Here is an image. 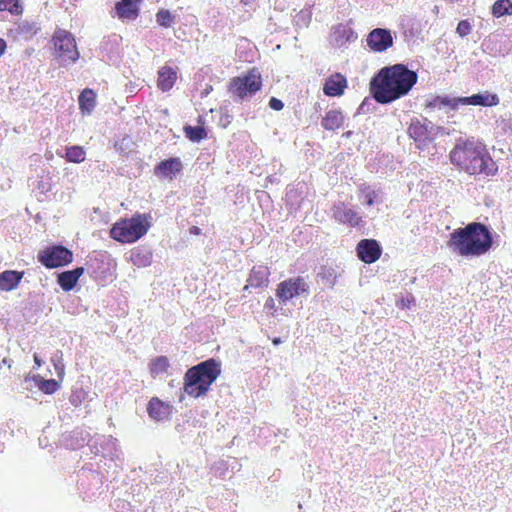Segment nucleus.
<instances>
[{
  "label": "nucleus",
  "mask_w": 512,
  "mask_h": 512,
  "mask_svg": "<svg viewBox=\"0 0 512 512\" xmlns=\"http://www.w3.org/2000/svg\"><path fill=\"white\" fill-rule=\"evenodd\" d=\"M499 126L504 135L512 136V116L502 117L499 121Z\"/></svg>",
  "instance_id": "nucleus-34"
},
{
  "label": "nucleus",
  "mask_w": 512,
  "mask_h": 512,
  "mask_svg": "<svg viewBox=\"0 0 512 512\" xmlns=\"http://www.w3.org/2000/svg\"><path fill=\"white\" fill-rule=\"evenodd\" d=\"M141 0H120L115 4V12L121 21H133L139 16Z\"/></svg>",
  "instance_id": "nucleus-15"
},
{
  "label": "nucleus",
  "mask_w": 512,
  "mask_h": 512,
  "mask_svg": "<svg viewBox=\"0 0 512 512\" xmlns=\"http://www.w3.org/2000/svg\"><path fill=\"white\" fill-rule=\"evenodd\" d=\"M38 261L48 269L64 267L73 261V252L62 245L45 247L38 253Z\"/></svg>",
  "instance_id": "nucleus-9"
},
{
  "label": "nucleus",
  "mask_w": 512,
  "mask_h": 512,
  "mask_svg": "<svg viewBox=\"0 0 512 512\" xmlns=\"http://www.w3.org/2000/svg\"><path fill=\"white\" fill-rule=\"evenodd\" d=\"M367 46L374 52H384L393 45L391 31L384 28H375L367 36Z\"/></svg>",
  "instance_id": "nucleus-11"
},
{
  "label": "nucleus",
  "mask_w": 512,
  "mask_h": 512,
  "mask_svg": "<svg viewBox=\"0 0 512 512\" xmlns=\"http://www.w3.org/2000/svg\"><path fill=\"white\" fill-rule=\"evenodd\" d=\"M183 168L179 158L173 157L160 161L154 168L157 177L172 180Z\"/></svg>",
  "instance_id": "nucleus-16"
},
{
  "label": "nucleus",
  "mask_w": 512,
  "mask_h": 512,
  "mask_svg": "<svg viewBox=\"0 0 512 512\" xmlns=\"http://www.w3.org/2000/svg\"><path fill=\"white\" fill-rule=\"evenodd\" d=\"M131 259L135 265L146 266L150 263L151 253H149V252L143 253L139 250L134 251V252H132Z\"/></svg>",
  "instance_id": "nucleus-32"
},
{
  "label": "nucleus",
  "mask_w": 512,
  "mask_h": 512,
  "mask_svg": "<svg viewBox=\"0 0 512 512\" xmlns=\"http://www.w3.org/2000/svg\"><path fill=\"white\" fill-rule=\"evenodd\" d=\"M39 389L45 394H53L59 389V383L55 379L42 380Z\"/></svg>",
  "instance_id": "nucleus-33"
},
{
  "label": "nucleus",
  "mask_w": 512,
  "mask_h": 512,
  "mask_svg": "<svg viewBox=\"0 0 512 512\" xmlns=\"http://www.w3.org/2000/svg\"><path fill=\"white\" fill-rule=\"evenodd\" d=\"M190 233L191 234H194V235H200L201 234V229L197 226H192L190 228Z\"/></svg>",
  "instance_id": "nucleus-41"
},
{
  "label": "nucleus",
  "mask_w": 512,
  "mask_h": 512,
  "mask_svg": "<svg viewBox=\"0 0 512 512\" xmlns=\"http://www.w3.org/2000/svg\"><path fill=\"white\" fill-rule=\"evenodd\" d=\"M84 274L83 267H77L73 270L64 271L58 274L57 282L64 291L72 290L79 278Z\"/></svg>",
  "instance_id": "nucleus-20"
},
{
  "label": "nucleus",
  "mask_w": 512,
  "mask_h": 512,
  "mask_svg": "<svg viewBox=\"0 0 512 512\" xmlns=\"http://www.w3.org/2000/svg\"><path fill=\"white\" fill-rule=\"evenodd\" d=\"M281 342H282V341H281V338H279V337H275V338L272 340V343H273L274 345H278V344H280Z\"/></svg>",
  "instance_id": "nucleus-43"
},
{
  "label": "nucleus",
  "mask_w": 512,
  "mask_h": 512,
  "mask_svg": "<svg viewBox=\"0 0 512 512\" xmlns=\"http://www.w3.org/2000/svg\"><path fill=\"white\" fill-rule=\"evenodd\" d=\"M66 160L73 163H81L85 160L83 147L74 145L66 148Z\"/></svg>",
  "instance_id": "nucleus-30"
},
{
  "label": "nucleus",
  "mask_w": 512,
  "mask_h": 512,
  "mask_svg": "<svg viewBox=\"0 0 512 512\" xmlns=\"http://www.w3.org/2000/svg\"><path fill=\"white\" fill-rule=\"evenodd\" d=\"M492 234L488 227L480 222H471L465 227L450 233L447 246L462 257H479L492 247Z\"/></svg>",
  "instance_id": "nucleus-3"
},
{
  "label": "nucleus",
  "mask_w": 512,
  "mask_h": 512,
  "mask_svg": "<svg viewBox=\"0 0 512 512\" xmlns=\"http://www.w3.org/2000/svg\"><path fill=\"white\" fill-rule=\"evenodd\" d=\"M152 217L147 213H135L131 217L120 218L110 228V237L121 244H132L147 234Z\"/></svg>",
  "instance_id": "nucleus-5"
},
{
  "label": "nucleus",
  "mask_w": 512,
  "mask_h": 512,
  "mask_svg": "<svg viewBox=\"0 0 512 512\" xmlns=\"http://www.w3.org/2000/svg\"><path fill=\"white\" fill-rule=\"evenodd\" d=\"M34 362H35L36 367H40L41 366V360H40V358L38 357L37 354L34 355Z\"/></svg>",
  "instance_id": "nucleus-42"
},
{
  "label": "nucleus",
  "mask_w": 512,
  "mask_h": 512,
  "mask_svg": "<svg viewBox=\"0 0 512 512\" xmlns=\"http://www.w3.org/2000/svg\"><path fill=\"white\" fill-rule=\"evenodd\" d=\"M171 410L172 406L158 397H152L147 404V413L149 417L157 422L168 419L171 414Z\"/></svg>",
  "instance_id": "nucleus-17"
},
{
  "label": "nucleus",
  "mask_w": 512,
  "mask_h": 512,
  "mask_svg": "<svg viewBox=\"0 0 512 512\" xmlns=\"http://www.w3.org/2000/svg\"><path fill=\"white\" fill-rule=\"evenodd\" d=\"M39 30L40 28L37 26V23L23 20L15 24L11 33L15 39L28 41L31 40Z\"/></svg>",
  "instance_id": "nucleus-18"
},
{
  "label": "nucleus",
  "mask_w": 512,
  "mask_h": 512,
  "mask_svg": "<svg viewBox=\"0 0 512 512\" xmlns=\"http://www.w3.org/2000/svg\"><path fill=\"white\" fill-rule=\"evenodd\" d=\"M332 216L338 223L357 227L362 222V217L345 203L340 202L332 207Z\"/></svg>",
  "instance_id": "nucleus-13"
},
{
  "label": "nucleus",
  "mask_w": 512,
  "mask_h": 512,
  "mask_svg": "<svg viewBox=\"0 0 512 512\" xmlns=\"http://www.w3.org/2000/svg\"><path fill=\"white\" fill-rule=\"evenodd\" d=\"M408 134L415 142H425L429 137V130L425 123L415 118L409 124Z\"/></svg>",
  "instance_id": "nucleus-23"
},
{
  "label": "nucleus",
  "mask_w": 512,
  "mask_h": 512,
  "mask_svg": "<svg viewBox=\"0 0 512 512\" xmlns=\"http://www.w3.org/2000/svg\"><path fill=\"white\" fill-rule=\"evenodd\" d=\"M156 21L160 26L168 28L173 24L174 16L169 10L160 9L156 13Z\"/></svg>",
  "instance_id": "nucleus-31"
},
{
  "label": "nucleus",
  "mask_w": 512,
  "mask_h": 512,
  "mask_svg": "<svg viewBox=\"0 0 512 512\" xmlns=\"http://www.w3.org/2000/svg\"><path fill=\"white\" fill-rule=\"evenodd\" d=\"M24 276L23 271L5 270L0 273V291H11L15 289Z\"/></svg>",
  "instance_id": "nucleus-21"
},
{
  "label": "nucleus",
  "mask_w": 512,
  "mask_h": 512,
  "mask_svg": "<svg viewBox=\"0 0 512 512\" xmlns=\"http://www.w3.org/2000/svg\"><path fill=\"white\" fill-rule=\"evenodd\" d=\"M23 6L20 0H0V11H7L12 15L19 16L23 13Z\"/></svg>",
  "instance_id": "nucleus-29"
},
{
  "label": "nucleus",
  "mask_w": 512,
  "mask_h": 512,
  "mask_svg": "<svg viewBox=\"0 0 512 512\" xmlns=\"http://www.w3.org/2000/svg\"><path fill=\"white\" fill-rule=\"evenodd\" d=\"M170 367V362L167 356H157L149 363V371L153 378L167 373Z\"/></svg>",
  "instance_id": "nucleus-25"
},
{
  "label": "nucleus",
  "mask_w": 512,
  "mask_h": 512,
  "mask_svg": "<svg viewBox=\"0 0 512 512\" xmlns=\"http://www.w3.org/2000/svg\"><path fill=\"white\" fill-rule=\"evenodd\" d=\"M269 106L270 108H272L273 110H276V111H280L283 109L284 107V104L283 102L280 100V99H277L275 97H272L270 100H269Z\"/></svg>",
  "instance_id": "nucleus-38"
},
{
  "label": "nucleus",
  "mask_w": 512,
  "mask_h": 512,
  "mask_svg": "<svg viewBox=\"0 0 512 512\" xmlns=\"http://www.w3.org/2000/svg\"><path fill=\"white\" fill-rule=\"evenodd\" d=\"M418 75L404 64L381 68L370 81V93L379 104L392 103L411 91Z\"/></svg>",
  "instance_id": "nucleus-2"
},
{
  "label": "nucleus",
  "mask_w": 512,
  "mask_h": 512,
  "mask_svg": "<svg viewBox=\"0 0 512 512\" xmlns=\"http://www.w3.org/2000/svg\"><path fill=\"white\" fill-rule=\"evenodd\" d=\"M7 49V43L3 38H0V58L4 55Z\"/></svg>",
  "instance_id": "nucleus-40"
},
{
  "label": "nucleus",
  "mask_w": 512,
  "mask_h": 512,
  "mask_svg": "<svg viewBox=\"0 0 512 512\" xmlns=\"http://www.w3.org/2000/svg\"><path fill=\"white\" fill-rule=\"evenodd\" d=\"M449 160L459 172L470 176L493 177L498 173L487 145L474 137L458 139L449 152Z\"/></svg>",
  "instance_id": "nucleus-1"
},
{
  "label": "nucleus",
  "mask_w": 512,
  "mask_h": 512,
  "mask_svg": "<svg viewBox=\"0 0 512 512\" xmlns=\"http://www.w3.org/2000/svg\"><path fill=\"white\" fill-rule=\"evenodd\" d=\"M492 15L499 18L504 15H512V1L511 0H497L492 5Z\"/></svg>",
  "instance_id": "nucleus-28"
},
{
  "label": "nucleus",
  "mask_w": 512,
  "mask_h": 512,
  "mask_svg": "<svg viewBox=\"0 0 512 512\" xmlns=\"http://www.w3.org/2000/svg\"><path fill=\"white\" fill-rule=\"evenodd\" d=\"M177 71L171 66H162L158 70L157 87L162 92L170 91L177 81Z\"/></svg>",
  "instance_id": "nucleus-19"
},
{
  "label": "nucleus",
  "mask_w": 512,
  "mask_h": 512,
  "mask_svg": "<svg viewBox=\"0 0 512 512\" xmlns=\"http://www.w3.org/2000/svg\"><path fill=\"white\" fill-rule=\"evenodd\" d=\"M309 292V285L306 280L297 276L281 281L276 288V296L280 302L286 303L292 298Z\"/></svg>",
  "instance_id": "nucleus-10"
},
{
  "label": "nucleus",
  "mask_w": 512,
  "mask_h": 512,
  "mask_svg": "<svg viewBox=\"0 0 512 512\" xmlns=\"http://www.w3.org/2000/svg\"><path fill=\"white\" fill-rule=\"evenodd\" d=\"M265 309L267 310H276V304L273 297H268L264 304Z\"/></svg>",
  "instance_id": "nucleus-39"
},
{
  "label": "nucleus",
  "mask_w": 512,
  "mask_h": 512,
  "mask_svg": "<svg viewBox=\"0 0 512 512\" xmlns=\"http://www.w3.org/2000/svg\"><path fill=\"white\" fill-rule=\"evenodd\" d=\"M52 362H53V365H54L57 375L60 378H62L65 373V365L63 363L62 354L60 353L59 356L53 357Z\"/></svg>",
  "instance_id": "nucleus-36"
},
{
  "label": "nucleus",
  "mask_w": 512,
  "mask_h": 512,
  "mask_svg": "<svg viewBox=\"0 0 512 512\" xmlns=\"http://www.w3.org/2000/svg\"><path fill=\"white\" fill-rule=\"evenodd\" d=\"M344 119L345 118L341 110H329L322 118L321 125L325 130L334 131L342 127Z\"/></svg>",
  "instance_id": "nucleus-22"
},
{
  "label": "nucleus",
  "mask_w": 512,
  "mask_h": 512,
  "mask_svg": "<svg viewBox=\"0 0 512 512\" xmlns=\"http://www.w3.org/2000/svg\"><path fill=\"white\" fill-rule=\"evenodd\" d=\"M221 374V363L210 358L190 367L184 374L183 389L193 398L205 396Z\"/></svg>",
  "instance_id": "nucleus-4"
},
{
  "label": "nucleus",
  "mask_w": 512,
  "mask_h": 512,
  "mask_svg": "<svg viewBox=\"0 0 512 512\" xmlns=\"http://www.w3.org/2000/svg\"><path fill=\"white\" fill-rule=\"evenodd\" d=\"M500 103V98L496 93H492L488 90L473 94L468 97H459L453 100H450L445 97H437L433 101L434 106H449L452 109H455L459 104L462 105H473V106H483V107H493L497 106Z\"/></svg>",
  "instance_id": "nucleus-7"
},
{
  "label": "nucleus",
  "mask_w": 512,
  "mask_h": 512,
  "mask_svg": "<svg viewBox=\"0 0 512 512\" xmlns=\"http://www.w3.org/2000/svg\"><path fill=\"white\" fill-rule=\"evenodd\" d=\"M249 284L252 287L259 288L267 284L268 282V269L267 267H254L251 270L249 280Z\"/></svg>",
  "instance_id": "nucleus-26"
},
{
  "label": "nucleus",
  "mask_w": 512,
  "mask_h": 512,
  "mask_svg": "<svg viewBox=\"0 0 512 512\" xmlns=\"http://www.w3.org/2000/svg\"><path fill=\"white\" fill-rule=\"evenodd\" d=\"M52 42L56 57L62 62L74 63L78 60L79 51L72 33L63 29H57L52 36Z\"/></svg>",
  "instance_id": "nucleus-8"
},
{
  "label": "nucleus",
  "mask_w": 512,
  "mask_h": 512,
  "mask_svg": "<svg viewBox=\"0 0 512 512\" xmlns=\"http://www.w3.org/2000/svg\"><path fill=\"white\" fill-rule=\"evenodd\" d=\"M185 136L192 142H199L207 137V132L203 126L187 125L183 128Z\"/></svg>",
  "instance_id": "nucleus-27"
},
{
  "label": "nucleus",
  "mask_w": 512,
  "mask_h": 512,
  "mask_svg": "<svg viewBox=\"0 0 512 512\" xmlns=\"http://www.w3.org/2000/svg\"><path fill=\"white\" fill-rule=\"evenodd\" d=\"M471 31H472V25L470 24V22L468 20H461L458 23L457 28H456V32L461 37H465V36L469 35L471 33Z\"/></svg>",
  "instance_id": "nucleus-35"
},
{
  "label": "nucleus",
  "mask_w": 512,
  "mask_h": 512,
  "mask_svg": "<svg viewBox=\"0 0 512 512\" xmlns=\"http://www.w3.org/2000/svg\"><path fill=\"white\" fill-rule=\"evenodd\" d=\"M361 192L364 194L366 204L368 206H372L374 204V199L377 196L376 192L369 187L361 188Z\"/></svg>",
  "instance_id": "nucleus-37"
},
{
  "label": "nucleus",
  "mask_w": 512,
  "mask_h": 512,
  "mask_svg": "<svg viewBox=\"0 0 512 512\" xmlns=\"http://www.w3.org/2000/svg\"><path fill=\"white\" fill-rule=\"evenodd\" d=\"M357 257L366 264L376 262L382 254V249L375 239H362L356 246Z\"/></svg>",
  "instance_id": "nucleus-12"
},
{
  "label": "nucleus",
  "mask_w": 512,
  "mask_h": 512,
  "mask_svg": "<svg viewBox=\"0 0 512 512\" xmlns=\"http://www.w3.org/2000/svg\"><path fill=\"white\" fill-rule=\"evenodd\" d=\"M263 86L262 75L257 67H252L245 74L230 79L227 90L236 100L252 97Z\"/></svg>",
  "instance_id": "nucleus-6"
},
{
  "label": "nucleus",
  "mask_w": 512,
  "mask_h": 512,
  "mask_svg": "<svg viewBox=\"0 0 512 512\" xmlns=\"http://www.w3.org/2000/svg\"><path fill=\"white\" fill-rule=\"evenodd\" d=\"M348 86L346 77L341 73H333L323 84V93L328 97H340Z\"/></svg>",
  "instance_id": "nucleus-14"
},
{
  "label": "nucleus",
  "mask_w": 512,
  "mask_h": 512,
  "mask_svg": "<svg viewBox=\"0 0 512 512\" xmlns=\"http://www.w3.org/2000/svg\"><path fill=\"white\" fill-rule=\"evenodd\" d=\"M79 109L82 114H90L96 106V93L85 88L78 97Z\"/></svg>",
  "instance_id": "nucleus-24"
}]
</instances>
